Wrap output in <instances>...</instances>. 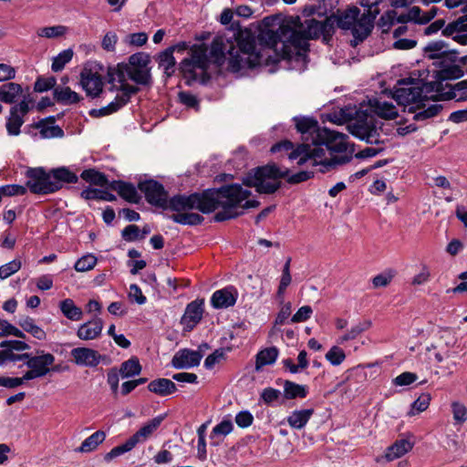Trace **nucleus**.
Wrapping results in <instances>:
<instances>
[{
  "label": "nucleus",
  "mask_w": 467,
  "mask_h": 467,
  "mask_svg": "<svg viewBox=\"0 0 467 467\" xmlns=\"http://www.w3.org/2000/svg\"><path fill=\"white\" fill-rule=\"evenodd\" d=\"M335 33L333 16L318 21L308 18L301 22L299 16H292L283 23L276 31L261 30L257 37L250 29H240L234 34V41L219 36L211 45L210 57L205 44L193 45L189 57L182 59L180 70L187 84L193 81L204 82L210 60L221 66L226 57L229 67L237 72L242 68L277 63L290 56L287 48L293 47L297 54L308 49V40L322 36L327 43Z\"/></svg>",
  "instance_id": "obj_1"
},
{
  "label": "nucleus",
  "mask_w": 467,
  "mask_h": 467,
  "mask_svg": "<svg viewBox=\"0 0 467 467\" xmlns=\"http://www.w3.org/2000/svg\"><path fill=\"white\" fill-rule=\"evenodd\" d=\"M250 195L249 190L234 183L219 189H208L202 193L175 195L169 200L167 209L177 212L170 216L173 222L183 225H198L204 218L188 211L197 209L202 213H210L221 208L222 211L215 213L213 219L215 222H223L242 215L244 209L258 207V201L247 200Z\"/></svg>",
  "instance_id": "obj_2"
},
{
  "label": "nucleus",
  "mask_w": 467,
  "mask_h": 467,
  "mask_svg": "<svg viewBox=\"0 0 467 467\" xmlns=\"http://www.w3.org/2000/svg\"><path fill=\"white\" fill-rule=\"evenodd\" d=\"M295 122L303 143L289 152L290 160L299 159L298 165L310 161L312 166H319L322 173L350 161L354 148L348 144V135L320 128L311 118H295Z\"/></svg>",
  "instance_id": "obj_3"
},
{
  "label": "nucleus",
  "mask_w": 467,
  "mask_h": 467,
  "mask_svg": "<svg viewBox=\"0 0 467 467\" xmlns=\"http://www.w3.org/2000/svg\"><path fill=\"white\" fill-rule=\"evenodd\" d=\"M402 87L395 88L394 91H389L392 99L399 105L406 106L411 103H417V106L410 107L409 112L415 113L413 119L417 121L425 120L439 114L442 107L440 104H432L426 108L423 100H431L434 90H427V86L434 85L433 82L424 83L421 79L404 78L398 82Z\"/></svg>",
  "instance_id": "obj_4"
},
{
  "label": "nucleus",
  "mask_w": 467,
  "mask_h": 467,
  "mask_svg": "<svg viewBox=\"0 0 467 467\" xmlns=\"http://www.w3.org/2000/svg\"><path fill=\"white\" fill-rule=\"evenodd\" d=\"M289 171L288 168L272 162L252 169L242 182L247 187L255 188L259 193L273 194L281 187V180L287 177Z\"/></svg>",
  "instance_id": "obj_5"
},
{
  "label": "nucleus",
  "mask_w": 467,
  "mask_h": 467,
  "mask_svg": "<svg viewBox=\"0 0 467 467\" xmlns=\"http://www.w3.org/2000/svg\"><path fill=\"white\" fill-rule=\"evenodd\" d=\"M333 20L338 28L350 31L358 41L367 38L373 29L370 20L363 13L360 14L359 8L355 5L348 6L345 10L337 9L333 16Z\"/></svg>",
  "instance_id": "obj_6"
},
{
  "label": "nucleus",
  "mask_w": 467,
  "mask_h": 467,
  "mask_svg": "<svg viewBox=\"0 0 467 467\" xmlns=\"http://www.w3.org/2000/svg\"><path fill=\"white\" fill-rule=\"evenodd\" d=\"M355 115L354 119L348 124V131L367 143H380V123L372 115L363 111H355Z\"/></svg>",
  "instance_id": "obj_7"
},
{
  "label": "nucleus",
  "mask_w": 467,
  "mask_h": 467,
  "mask_svg": "<svg viewBox=\"0 0 467 467\" xmlns=\"http://www.w3.org/2000/svg\"><path fill=\"white\" fill-rule=\"evenodd\" d=\"M26 177V186L35 194H47L61 188L59 182L52 179L51 172H47L43 168L29 169Z\"/></svg>",
  "instance_id": "obj_8"
},
{
  "label": "nucleus",
  "mask_w": 467,
  "mask_h": 467,
  "mask_svg": "<svg viewBox=\"0 0 467 467\" xmlns=\"http://www.w3.org/2000/svg\"><path fill=\"white\" fill-rule=\"evenodd\" d=\"M432 57V65L437 68L435 76L440 80L456 79L463 76L461 65L457 64L455 52H450L441 57Z\"/></svg>",
  "instance_id": "obj_9"
},
{
  "label": "nucleus",
  "mask_w": 467,
  "mask_h": 467,
  "mask_svg": "<svg viewBox=\"0 0 467 467\" xmlns=\"http://www.w3.org/2000/svg\"><path fill=\"white\" fill-rule=\"evenodd\" d=\"M428 90H434L431 100H450L456 101L467 100V79L462 80L455 85H443L441 81H434V85L427 86Z\"/></svg>",
  "instance_id": "obj_10"
},
{
  "label": "nucleus",
  "mask_w": 467,
  "mask_h": 467,
  "mask_svg": "<svg viewBox=\"0 0 467 467\" xmlns=\"http://www.w3.org/2000/svg\"><path fill=\"white\" fill-rule=\"evenodd\" d=\"M139 189L144 192L146 200L155 206L167 209L168 193L163 186L156 181L150 180L139 183Z\"/></svg>",
  "instance_id": "obj_11"
},
{
  "label": "nucleus",
  "mask_w": 467,
  "mask_h": 467,
  "mask_svg": "<svg viewBox=\"0 0 467 467\" xmlns=\"http://www.w3.org/2000/svg\"><path fill=\"white\" fill-rule=\"evenodd\" d=\"M80 85L87 96L98 97L102 92L103 81L99 74L84 68L80 73Z\"/></svg>",
  "instance_id": "obj_12"
},
{
  "label": "nucleus",
  "mask_w": 467,
  "mask_h": 467,
  "mask_svg": "<svg viewBox=\"0 0 467 467\" xmlns=\"http://www.w3.org/2000/svg\"><path fill=\"white\" fill-rule=\"evenodd\" d=\"M202 356L200 350L183 348L175 353L171 365L178 369L196 367L200 364Z\"/></svg>",
  "instance_id": "obj_13"
},
{
  "label": "nucleus",
  "mask_w": 467,
  "mask_h": 467,
  "mask_svg": "<svg viewBox=\"0 0 467 467\" xmlns=\"http://www.w3.org/2000/svg\"><path fill=\"white\" fill-rule=\"evenodd\" d=\"M36 354V356L29 354V358L25 363L27 368H33L38 376L44 377L51 370L50 367L55 362V357L50 353H45L43 350H37Z\"/></svg>",
  "instance_id": "obj_14"
},
{
  "label": "nucleus",
  "mask_w": 467,
  "mask_h": 467,
  "mask_svg": "<svg viewBox=\"0 0 467 467\" xmlns=\"http://www.w3.org/2000/svg\"><path fill=\"white\" fill-rule=\"evenodd\" d=\"M70 355L78 366L90 368L98 366L102 358L97 350L89 348H75L70 351Z\"/></svg>",
  "instance_id": "obj_15"
},
{
  "label": "nucleus",
  "mask_w": 467,
  "mask_h": 467,
  "mask_svg": "<svg viewBox=\"0 0 467 467\" xmlns=\"http://www.w3.org/2000/svg\"><path fill=\"white\" fill-rule=\"evenodd\" d=\"M204 300H194L188 304L185 312L181 319V323L185 329L191 331L201 321L203 314Z\"/></svg>",
  "instance_id": "obj_16"
},
{
  "label": "nucleus",
  "mask_w": 467,
  "mask_h": 467,
  "mask_svg": "<svg viewBox=\"0 0 467 467\" xmlns=\"http://www.w3.org/2000/svg\"><path fill=\"white\" fill-rule=\"evenodd\" d=\"M237 296V290L233 286H228L215 291L211 298V303L214 308H227L235 304Z\"/></svg>",
  "instance_id": "obj_17"
},
{
  "label": "nucleus",
  "mask_w": 467,
  "mask_h": 467,
  "mask_svg": "<svg viewBox=\"0 0 467 467\" xmlns=\"http://www.w3.org/2000/svg\"><path fill=\"white\" fill-rule=\"evenodd\" d=\"M125 74L129 78L139 85H150L151 83V76L150 68H139L134 67H124L123 70L118 72L119 82L125 81Z\"/></svg>",
  "instance_id": "obj_18"
},
{
  "label": "nucleus",
  "mask_w": 467,
  "mask_h": 467,
  "mask_svg": "<svg viewBox=\"0 0 467 467\" xmlns=\"http://www.w3.org/2000/svg\"><path fill=\"white\" fill-rule=\"evenodd\" d=\"M336 3L335 0H320L314 5H306L303 13L306 16L330 17L336 14L334 11Z\"/></svg>",
  "instance_id": "obj_19"
},
{
  "label": "nucleus",
  "mask_w": 467,
  "mask_h": 467,
  "mask_svg": "<svg viewBox=\"0 0 467 467\" xmlns=\"http://www.w3.org/2000/svg\"><path fill=\"white\" fill-rule=\"evenodd\" d=\"M103 321L99 317L93 318L82 324L77 332L78 337L82 340H92L97 338L102 332Z\"/></svg>",
  "instance_id": "obj_20"
},
{
  "label": "nucleus",
  "mask_w": 467,
  "mask_h": 467,
  "mask_svg": "<svg viewBox=\"0 0 467 467\" xmlns=\"http://www.w3.org/2000/svg\"><path fill=\"white\" fill-rule=\"evenodd\" d=\"M369 105L373 112L385 119H394L398 117V110L392 102L375 99L369 100Z\"/></svg>",
  "instance_id": "obj_21"
},
{
  "label": "nucleus",
  "mask_w": 467,
  "mask_h": 467,
  "mask_svg": "<svg viewBox=\"0 0 467 467\" xmlns=\"http://www.w3.org/2000/svg\"><path fill=\"white\" fill-rule=\"evenodd\" d=\"M164 418V415H161L151 419L146 424H144L138 431H136L131 436L135 443L138 444L149 439L153 434V432L160 427Z\"/></svg>",
  "instance_id": "obj_22"
},
{
  "label": "nucleus",
  "mask_w": 467,
  "mask_h": 467,
  "mask_svg": "<svg viewBox=\"0 0 467 467\" xmlns=\"http://www.w3.org/2000/svg\"><path fill=\"white\" fill-rule=\"evenodd\" d=\"M109 188L117 191L123 199L130 202L138 203L140 200L136 188L130 183L114 181L109 183Z\"/></svg>",
  "instance_id": "obj_23"
},
{
  "label": "nucleus",
  "mask_w": 467,
  "mask_h": 467,
  "mask_svg": "<svg viewBox=\"0 0 467 467\" xmlns=\"http://www.w3.org/2000/svg\"><path fill=\"white\" fill-rule=\"evenodd\" d=\"M54 99L61 104L71 105L81 100V96L68 87L57 86L53 91Z\"/></svg>",
  "instance_id": "obj_24"
},
{
  "label": "nucleus",
  "mask_w": 467,
  "mask_h": 467,
  "mask_svg": "<svg viewBox=\"0 0 467 467\" xmlns=\"http://www.w3.org/2000/svg\"><path fill=\"white\" fill-rule=\"evenodd\" d=\"M23 94L21 85L8 82L0 87V100L6 104L15 103Z\"/></svg>",
  "instance_id": "obj_25"
},
{
  "label": "nucleus",
  "mask_w": 467,
  "mask_h": 467,
  "mask_svg": "<svg viewBox=\"0 0 467 467\" xmlns=\"http://www.w3.org/2000/svg\"><path fill=\"white\" fill-rule=\"evenodd\" d=\"M148 389L159 396H168L174 393L177 387L171 379L161 378L150 381Z\"/></svg>",
  "instance_id": "obj_26"
},
{
  "label": "nucleus",
  "mask_w": 467,
  "mask_h": 467,
  "mask_svg": "<svg viewBox=\"0 0 467 467\" xmlns=\"http://www.w3.org/2000/svg\"><path fill=\"white\" fill-rule=\"evenodd\" d=\"M412 448V442H410L409 440L401 439L388 448L385 457L387 461L391 462L410 451Z\"/></svg>",
  "instance_id": "obj_27"
},
{
  "label": "nucleus",
  "mask_w": 467,
  "mask_h": 467,
  "mask_svg": "<svg viewBox=\"0 0 467 467\" xmlns=\"http://www.w3.org/2000/svg\"><path fill=\"white\" fill-rule=\"evenodd\" d=\"M55 118L49 117L46 119L40 120L36 124V128L40 129V134L43 138H60L64 135L62 129L54 125Z\"/></svg>",
  "instance_id": "obj_28"
},
{
  "label": "nucleus",
  "mask_w": 467,
  "mask_h": 467,
  "mask_svg": "<svg viewBox=\"0 0 467 467\" xmlns=\"http://www.w3.org/2000/svg\"><path fill=\"white\" fill-rule=\"evenodd\" d=\"M313 414V409L294 410L290 416H288L287 422L292 428L300 430L306 425Z\"/></svg>",
  "instance_id": "obj_29"
},
{
  "label": "nucleus",
  "mask_w": 467,
  "mask_h": 467,
  "mask_svg": "<svg viewBox=\"0 0 467 467\" xmlns=\"http://www.w3.org/2000/svg\"><path fill=\"white\" fill-rule=\"evenodd\" d=\"M106 439V433L103 431H97L88 437L81 445L75 450L76 452L87 453L93 451Z\"/></svg>",
  "instance_id": "obj_30"
},
{
  "label": "nucleus",
  "mask_w": 467,
  "mask_h": 467,
  "mask_svg": "<svg viewBox=\"0 0 467 467\" xmlns=\"http://www.w3.org/2000/svg\"><path fill=\"white\" fill-rule=\"evenodd\" d=\"M59 307L63 315L73 321H78L82 318L83 312L81 308L77 306L72 299H65L60 302Z\"/></svg>",
  "instance_id": "obj_31"
},
{
  "label": "nucleus",
  "mask_w": 467,
  "mask_h": 467,
  "mask_svg": "<svg viewBox=\"0 0 467 467\" xmlns=\"http://www.w3.org/2000/svg\"><path fill=\"white\" fill-rule=\"evenodd\" d=\"M160 67H162L167 77H171L174 73L175 58L173 57L172 48H167L158 56Z\"/></svg>",
  "instance_id": "obj_32"
},
{
  "label": "nucleus",
  "mask_w": 467,
  "mask_h": 467,
  "mask_svg": "<svg viewBox=\"0 0 467 467\" xmlns=\"http://www.w3.org/2000/svg\"><path fill=\"white\" fill-rule=\"evenodd\" d=\"M23 117L18 113V107H12L10 116L6 122V130L10 135L17 136L20 133V127L23 125Z\"/></svg>",
  "instance_id": "obj_33"
},
{
  "label": "nucleus",
  "mask_w": 467,
  "mask_h": 467,
  "mask_svg": "<svg viewBox=\"0 0 467 467\" xmlns=\"http://www.w3.org/2000/svg\"><path fill=\"white\" fill-rule=\"evenodd\" d=\"M278 356V350L276 348H268L260 351L256 356L255 368L259 370L265 365L273 364Z\"/></svg>",
  "instance_id": "obj_34"
},
{
  "label": "nucleus",
  "mask_w": 467,
  "mask_h": 467,
  "mask_svg": "<svg viewBox=\"0 0 467 467\" xmlns=\"http://www.w3.org/2000/svg\"><path fill=\"white\" fill-rule=\"evenodd\" d=\"M306 386L285 380L284 383V397L287 400L305 398L306 396Z\"/></svg>",
  "instance_id": "obj_35"
},
{
  "label": "nucleus",
  "mask_w": 467,
  "mask_h": 467,
  "mask_svg": "<svg viewBox=\"0 0 467 467\" xmlns=\"http://www.w3.org/2000/svg\"><path fill=\"white\" fill-rule=\"evenodd\" d=\"M141 371V366L138 358H131L124 361L119 368V374L122 378H130L137 376Z\"/></svg>",
  "instance_id": "obj_36"
},
{
  "label": "nucleus",
  "mask_w": 467,
  "mask_h": 467,
  "mask_svg": "<svg viewBox=\"0 0 467 467\" xmlns=\"http://www.w3.org/2000/svg\"><path fill=\"white\" fill-rule=\"evenodd\" d=\"M19 326L26 332L30 333L34 337L38 340L46 338V332L35 324L34 319L26 317L19 321Z\"/></svg>",
  "instance_id": "obj_37"
},
{
  "label": "nucleus",
  "mask_w": 467,
  "mask_h": 467,
  "mask_svg": "<svg viewBox=\"0 0 467 467\" xmlns=\"http://www.w3.org/2000/svg\"><path fill=\"white\" fill-rule=\"evenodd\" d=\"M382 0H360L359 5L365 8L363 14L370 20V24L374 26V21L379 14V5Z\"/></svg>",
  "instance_id": "obj_38"
},
{
  "label": "nucleus",
  "mask_w": 467,
  "mask_h": 467,
  "mask_svg": "<svg viewBox=\"0 0 467 467\" xmlns=\"http://www.w3.org/2000/svg\"><path fill=\"white\" fill-rule=\"evenodd\" d=\"M81 197L86 200H104L109 202L116 200V196L107 191L91 188L82 191Z\"/></svg>",
  "instance_id": "obj_39"
},
{
  "label": "nucleus",
  "mask_w": 467,
  "mask_h": 467,
  "mask_svg": "<svg viewBox=\"0 0 467 467\" xmlns=\"http://www.w3.org/2000/svg\"><path fill=\"white\" fill-rule=\"evenodd\" d=\"M372 323L370 320H364L358 325L351 327L349 331H348L345 335H343L338 342L344 343L348 340H353L357 338L361 333L368 330L371 327Z\"/></svg>",
  "instance_id": "obj_40"
},
{
  "label": "nucleus",
  "mask_w": 467,
  "mask_h": 467,
  "mask_svg": "<svg viewBox=\"0 0 467 467\" xmlns=\"http://www.w3.org/2000/svg\"><path fill=\"white\" fill-rule=\"evenodd\" d=\"M446 47L447 46L442 41L431 42L424 47V56L425 57L432 60V55L433 57H441L450 53L451 51H448Z\"/></svg>",
  "instance_id": "obj_41"
},
{
  "label": "nucleus",
  "mask_w": 467,
  "mask_h": 467,
  "mask_svg": "<svg viewBox=\"0 0 467 467\" xmlns=\"http://www.w3.org/2000/svg\"><path fill=\"white\" fill-rule=\"evenodd\" d=\"M80 177L84 181L93 183L95 185L104 186L108 184V180L106 176L94 169L83 171Z\"/></svg>",
  "instance_id": "obj_42"
},
{
  "label": "nucleus",
  "mask_w": 467,
  "mask_h": 467,
  "mask_svg": "<svg viewBox=\"0 0 467 467\" xmlns=\"http://www.w3.org/2000/svg\"><path fill=\"white\" fill-rule=\"evenodd\" d=\"M355 111L356 110L350 109H340L338 111L331 113L329 119L336 124H348L354 119L353 115L355 114Z\"/></svg>",
  "instance_id": "obj_43"
},
{
  "label": "nucleus",
  "mask_w": 467,
  "mask_h": 467,
  "mask_svg": "<svg viewBox=\"0 0 467 467\" xmlns=\"http://www.w3.org/2000/svg\"><path fill=\"white\" fill-rule=\"evenodd\" d=\"M137 444L130 437L123 444L114 447L109 452L105 455L106 461H110L125 452L131 451Z\"/></svg>",
  "instance_id": "obj_44"
},
{
  "label": "nucleus",
  "mask_w": 467,
  "mask_h": 467,
  "mask_svg": "<svg viewBox=\"0 0 467 467\" xmlns=\"http://www.w3.org/2000/svg\"><path fill=\"white\" fill-rule=\"evenodd\" d=\"M73 57V51L71 49H67L59 53L53 59V63L51 68L54 72L61 71L65 65L68 63Z\"/></svg>",
  "instance_id": "obj_45"
},
{
  "label": "nucleus",
  "mask_w": 467,
  "mask_h": 467,
  "mask_svg": "<svg viewBox=\"0 0 467 467\" xmlns=\"http://www.w3.org/2000/svg\"><path fill=\"white\" fill-rule=\"evenodd\" d=\"M97 261L95 255L88 254L79 258L74 267L78 272H87L95 267Z\"/></svg>",
  "instance_id": "obj_46"
},
{
  "label": "nucleus",
  "mask_w": 467,
  "mask_h": 467,
  "mask_svg": "<svg viewBox=\"0 0 467 467\" xmlns=\"http://www.w3.org/2000/svg\"><path fill=\"white\" fill-rule=\"evenodd\" d=\"M52 179L57 180L62 185L65 182H77L78 176L66 168H59L51 171Z\"/></svg>",
  "instance_id": "obj_47"
},
{
  "label": "nucleus",
  "mask_w": 467,
  "mask_h": 467,
  "mask_svg": "<svg viewBox=\"0 0 467 467\" xmlns=\"http://www.w3.org/2000/svg\"><path fill=\"white\" fill-rule=\"evenodd\" d=\"M397 12L393 9L386 11L379 18L378 26L383 33H388L394 25Z\"/></svg>",
  "instance_id": "obj_48"
},
{
  "label": "nucleus",
  "mask_w": 467,
  "mask_h": 467,
  "mask_svg": "<svg viewBox=\"0 0 467 467\" xmlns=\"http://www.w3.org/2000/svg\"><path fill=\"white\" fill-rule=\"evenodd\" d=\"M57 87V79L55 77L43 78L39 77L35 82L34 89L36 92H45Z\"/></svg>",
  "instance_id": "obj_49"
},
{
  "label": "nucleus",
  "mask_w": 467,
  "mask_h": 467,
  "mask_svg": "<svg viewBox=\"0 0 467 467\" xmlns=\"http://www.w3.org/2000/svg\"><path fill=\"white\" fill-rule=\"evenodd\" d=\"M431 395L424 393L421 394L411 405V410L409 412L410 416L415 415V410L417 412H422L426 410L430 405Z\"/></svg>",
  "instance_id": "obj_50"
},
{
  "label": "nucleus",
  "mask_w": 467,
  "mask_h": 467,
  "mask_svg": "<svg viewBox=\"0 0 467 467\" xmlns=\"http://www.w3.org/2000/svg\"><path fill=\"white\" fill-rule=\"evenodd\" d=\"M150 57L145 53H137L130 57L129 64L125 67H134L139 68H149Z\"/></svg>",
  "instance_id": "obj_51"
},
{
  "label": "nucleus",
  "mask_w": 467,
  "mask_h": 467,
  "mask_svg": "<svg viewBox=\"0 0 467 467\" xmlns=\"http://www.w3.org/2000/svg\"><path fill=\"white\" fill-rule=\"evenodd\" d=\"M21 261L18 259H15L5 265L0 266V278L5 279L11 276L13 274L19 271L21 268Z\"/></svg>",
  "instance_id": "obj_52"
},
{
  "label": "nucleus",
  "mask_w": 467,
  "mask_h": 467,
  "mask_svg": "<svg viewBox=\"0 0 467 467\" xmlns=\"http://www.w3.org/2000/svg\"><path fill=\"white\" fill-rule=\"evenodd\" d=\"M345 358V352L337 346L332 347L326 354V358L334 366L340 365Z\"/></svg>",
  "instance_id": "obj_53"
},
{
  "label": "nucleus",
  "mask_w": 467,
  "mask_h": 467,
  "mask_svg": "<svg viewBox=\"0 0 467 467\" xmlns=\"http://www.w3.org/2000/svg\"><path fill=\"white\" fill-rule=\"evenodd\" d=\"M13 335L15 337L25 338V334L17 327H14L5 320L0 319V337Z\"/></svg>",
  "instance_id": "obj_54"
},
{
  "label": "nucleus",
  "mask_w": 467,
  "mask_h": 467,
  "mask_svg": "<svg viewBox=\"0 0 467 467\" xmlns=\"http://www.w3.org/2000/svg\"><path fill=\"white\" fill-rule=\"evenodd\" d=\"M395 275V272L392 270L386 271L384 273H381L372 279V284L375 288L379 287H386L389 285L392 278Z\"/></svg>",
  "instance_id": "obj_55"
},
{
  "label": "nucleus",
  "mask_w": 467,
  "mask_h": 467,
  "mask_svg": "<svg viewBox=\"0 0 467 467\" xmlns=\"http://www.w3.org/2000/svg\"><path fill=\"white\" fill-rule=\"evenodd\" d=\"M66 32V27L62 26H47L42 27L38 30L37 35L39 36H45L47 38L57 37L64 35Z\"/></svg>",
  "instance_id": "obj_56"
},
{
  "label": "nucleus",
  "mask_w": 467,
  "mask_h": 467,
  "mask_svg": "<svg viewBox=\"0 0 467 467\" xmlns=\"http://www.w3.org/2000/svg\"><path fill=\"white\" fill-rule=\"evenodd\" d=\"M313 314V309L310 306H301L291 317L292 323H301L308 320Z\"/></svg>",
  "instance_id": "obj_57"
},
{
  "label": "nucleus",
  "mask_w": 467,
  "mask_h": 467,
  "mask_svg": "<svg viewBox=\"0 0 467 467\" xmlns=\"http://www.w3.org/2000/svg\"><path fill=\"white\" fill-rule=\"evenodd\" d=\"M467 24H462L460 18L449 23L446 27L442 30V35L449 36L453 35L455 32L467 31Z\"/></svg>",
  "instance_id": "obj_58"
},
{
  "label": "nucleus",
  "mask_w": 467,
  "mask_h": 467,
  "mask_svg": "<svg viewBox=\"0 0 467 467\" xmlns=\"http://www.w3.org/2000/svg\"><path fill=\"white\" fill-rule=\"evenodd\" d=\"M26 192V188L22 185L11 184L0 187V195L14 196L23 195Z\"/></svg>",
  "instance_id": "obj_59"
},
{
  "label": "nucleus",
  "mask_w": 467,
  "mask_h": 467,
  "mask_svg": "<svg viewBox=\"0 0 467 467\" xmlns=\"http://www.w3.org/2000/svg\"><path fill=\"white\" fill-rule=\"evenodd\" d=\"M178 98L181 103L189 108L196 109L199 106V100L197 97L190 92L181 91L178 94Z\"/></svg>",
  "instance_id": "obj_60"
},
{
  "label": "nucleus",
  "mask_w": 467,
  "mask_h": 467,
  "mask_svg": "<svg viewBox=\"0 0 467 467\" xmlns=\"http://www.w3.org/2000/svg\"><path fill=\"white\" fill-rule=\"evenodd\" d=\"M418 379L417 375L412 372H403L393 379V384L403 387L413 383Z\"/></svg>",
  "instance_id": "obj_61"
},
{
  "label": "nucleus",
  "mask_w": 467,
  "mask_h": 467,
  "mask_svg": "<svg viewBox=\"0 0 467 467\" xmlns=\"http://www.w3.org/2000/svg\"><path fill=\"white\" fill-rule=\"evenodd\" d=\"M117 41L118 36L116 33L109 31L103 36L101 47L106 51L113 52L115 50Z\"/></svg>",
  "instance_id": "obj_62"
},
{
  "label": "nucleus",
  "mask_w": 467,
  "mask_h": 467,
  "mask_svg": "<svg viewBox=\"0 0 467 467\" xmlns=\"http://www.w3.org/2000/svg\"><path fill=\"white\" fill-rule=\"evenodd\" d=\"M453 419L458 422H464L467 420V409L459 402H453L452 405Z\"/></svg>",
  "instance_id": "obj_63"
},
{
  "label": "nucleus",
  "mask_w": 467,
  "mask_h": 467,
  "mask_svg": "<svg viewBox=\"0 0 467 467\" xmlns=\"http://www.w3.org/2000/svg\"><path fill=\"white\" fill-rule=\"evenodd\" d=\"M128 296L130 301L136 302L139 305H143L146 302V297L137 285H130Z\"/></svg>",
  "instance_id": "obj_64"
}]
</instances>
